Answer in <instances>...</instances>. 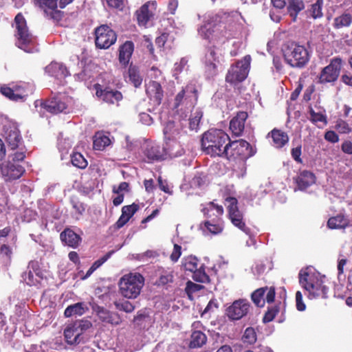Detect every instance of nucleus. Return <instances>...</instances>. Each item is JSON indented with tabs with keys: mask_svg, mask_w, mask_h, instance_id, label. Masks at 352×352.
Here are the masks:
<instances>
[{
	"mask_svg": "<svg viewBox=\"0 0 352 352\" xmlns=\"http://www.w3.org/2000/svg\"><path fill=\"white\" fill-rule=\"evenodd\" d=\"M336 129L340 133H348L351 131V129L349 124L343 120L338 122L336 124Z\"/></svg>",
	"mask_w": 352,
	"mask_h": 352,
	"instance_id": "obj_60",
	"label": "nucleus"
},
{
	"mask_svg": "<svg viewBox=\"0 0 352 352\" xmlns=\"http://www.w3.org/2000/svg\"><path fill=\"white\" fill-rule=\"evenodd\" d=\"M144 284V278L139 273L124 275L119 281L120 292L124 297L136 298L140 294Z\"/></svg>",
	"mask_w": 352,
	"mask_h": 352,
	"instance_id": "obj_5",
	"label": "nucleus"
},
{
	"mask_svg": "<svg viewBox=\"0 0 352 352\" xmlns=\"http://www.w3.org/2000/svg\"><path fill=\"white\" fill-rule=\"evenodd\" d=\"M96 96L104 102L109 104H116L122 99L120 91L114 90H102L96 87Z\"/></svg>",
	"mask_w": 352,
	"mask_h": 352,
	"instance_id": "obj_23",
	"label": "nucleus"
},
{
	"mask_svg": "<svg viewBox=\"0 0 352 352\" xmlns=\"http://www.w3.org/2000/svg\"><path fill=\"white\" fill-rule=\"evenodd\" d=\"M271 135L273 140V145L276 148H282L289 141V137L287 134L280 130H272L271 132Z\"/></svg>",
	"mask_w": 352,
	"mask_h": 352,
	"instance_id": "obj_39",
	"label": "nucleus"
},
{
	"mask_svg": "<svg viewBox=\"0 0 352 352\" xmlns=\"http://www.w3.org/2000/svg\"><path fill=\"white\" fill-rule=\"evenodd\" d=\"M244 335L242 336V340L244 343L252 344L256 341V331H244Z\"/></svg>",
	"mask_w": 352,
	"mask_h": 352,
	"instance_id": "obj_55",
	"label": "nucleus"
},
{
	"mask_svg": "<svg viewBox=\"0 0 352 352\" xmlns=\"http://www.w3.org/2000/svg\"><path fill=\"white\" fill-rule=\"evenodd\" d=\"M229 136L222 130L210 129L204 133L201 139L203 151L211 156L223 157L226 152Z\"/></svg>",
	"mask_w": 352,
	"mask_h": 352,
	"instance_id": "obj_2",
	"label": "nucleus"
},
{
	"mask_svg": "<svg viewBox=\"0 0 352 352\" xmlns=\"http://www.w3.org/2000/svg\"><path fill=\"white\" fill-rule=\"evenodd\" d=\"M276 313H277V310L276 309L272 308V309H269L266 312V314H265V316L263 318V322H268L272 321L274 318Z\"/></svg>",
	"mask_w": 352,
	"mask_h": 352,
	"instance_id": "obj_64",
	"label": "nucleus"
},
{
	"mask_svg": "<svg viewBox=\"0 0 352 352\" xmlns=\"http://www.w3.org/2000/svg\"><path fill=\"white\" fill-rule=\"evenodd\" d=\"M76 330H88L93 327L90 318H84L75 323Z\"/></svg>",
	"mask_w": 352,
	"mask_h": 352,
	"instance_id": "obj_52",
	"label": "nucleus"
},
{
	"mask_svg": "<svg viewBox=\"0 0 352 352\" xmlns=\"http://www.w3.org/2000/svg\"><path fill=\"white\" fill-rule=\"evenodd\" d=\"M43 105L44 109L52 113H58L63 112L67 109V107L66 102L59 96L45 101Z\"/></svg>",
	"mask_w": 352,
	"mask_h": 352,
	"instance_id": "obj_22",
	"label": "nucleus"
},
{
	"mask_svg": "<svg viewBox=\"0 0 352 352\" xmlns=\"http://www.w3.org/2000/svg\"><path fill=\"white\" fill-rule=\"evenodd\" d=\"M58 0H35V4L43 10L49 19H58L60 13L57 10Z\"/></svg>",
	"mask_w": 352,
	"mask_h": 352,
	"instance_id": "obj_17",
	"label": "nucleus"
},
{
	"mask_svg": "<svg viewBox=\"0 0 352 352\" xmlns=\"http://www.w3.org/2000/svg\"><path fill=\"white\" fill-rule=\"evenodd\" d=\"M25 172L24 168L19 163L10 160L0 165V176L6 182H12L19 179Z\"/></svg>",
	"mask_w": 352,
	"mask_h": 352,
	"instance_id": "obj_11",
	"label": "nucleus"
},
{
	"mask_svg": "<svg viewBox=\"0 0 352 352\" xmlns=\"http://www.w3.org/2000/svg\"><path fill=\"white\" fill-rule=\"evenodd\" d=\"M217 53L214 50L210 49L206 54V73L208 78L212 77L217 74Z\"/></svg>",
	"mask_w": 352,
	"mask_h": 352,
	"instance_id": "obj_31",
	"label": "nucleus"
},
{
	"mask_svg": "<svg viewBox=\"0 0 352 352\" xmlns=\"http://www.w3.org/2000/svg\"><path fill=\"white\" fill-rule=\"evenodd\" d=\"M183 266L186 270L193 273L192 278L200 283H206L209 280V276L206 274L204 264H199L197 257L189 256L183 259Z\"/></svg>",
	"mask_w": 352,
	"mask_h": 352,
	"instance_id": "obj_9",
	"label": "nucleus"
},
{
	"mask_svg": "<svg viewBox=\"0 0 352 352\" xmlns=\"http://www.w3.org/2000/svg\"><path fill=\"white\" fill-rule=\"evenodd\" d=\"M299 283L307 292L310 299L316 298H326L329 287L324 276L316 272L312 267L302 269L298 274Z\"/></svg>",
	"mask_w": 352,
	"mask_h": 352,
	"instance_id": "obj_1",
	"label": "nucleus"
},
{
	"mask_svg": "<svg viewBox=\"0 0 352 352\" xmlns=\"http://www.w3.org/2000/svg\"><path fill=\"white\" fill-rule=\"evenodd\" d=\"M342 65V59L336 57L331 59L330 63L324 67L319 76L320 83L333 82L337 80Z\"/></svg>",
	"mask_w": 352,
	"mask_h": 352,
	"instance_id": "obj_12",
	"label": "nucleus"
},
{
	"mask_svg": "<svg viewBox=\"0 0 352 352\" xmlns=\"http://www.w3.org/2000/svg\"><path fill=\"white\" fill-rule=\"evenodd\" d=\"M309 120L314 124L318 122H322L324 125L327 124V117L325 115L320 112H316L311 107L309 108Z\"/></svg>",
	"mask_w": 352,
	"mask_h": 352,
	"instance_id": "obj_51",
	"label": "nucleus"
},
{
	"mask_svg": "<svg viewBox=\"0 0 352 352\" xmlns=\"http://www.w3.org/2000/svg\"><path fill=\"white\" fill-rule=\"evenodd\" d=\"M265 294V288L261 287L256 289L252 294V300L257 307H263L265 299L263 298Z\"/></svg>",
	"mask_w": 352,
	"mask_h": 352,
	"instance_id": "obj_48",
	"label": "nucleus"
},
{
	"mask_svg": "<svg viewBox=\"0 0 352 352\" xmlns=\"http://www.w3.org/2000/svg\"><path fill=\"white\" fill-rule=\"evenodd\" d=\"M98 318L104 322L110 324H118L119 318L116 315L110 314L103 307H98L96 310Z\"/></svg>",
	"mask_w": 352,
	"mask_h": 352,
	"instance_id": "obj_43",
	"label": "nucleus"
},
{
	"mask_svg": "<svg viewBox=\"0 0 352 352\" xmlns=\"http://www.w3.org/2000/svg\"><path fill=\"white\" fill-rule=\"evenodd\" d=\"M129 191V184L127 182H121L118 187L113 188V192L116 194H123V192Z\"/></svg>",
	"mask_w": 352,
	"mask_h": 352,
	"instance_id": "obj_61",
	"label": "nucleus"
},
{
	"mask_svg": "<svg viewBox=\"0 0 352 352\" xmlns=\"http://www.w3.org/2000/svg\"><path fill=\"white\" fill-rule=\"evenodd\" d=\"M283 56L290 66L302 68L305 67L309 60L307 50L295 42H287L282 47Z\"/></svg>",
	"mask_w": 352,
	"mask_h": 352,
	"instance_id": "obj_4",
	"label": "nucleus"
},
{
	"mask_svg": "<svg viewBox=\"0 0 352 352\" xmlns=\"http://www.w3.org/2000/svg\"><path fill=\"white\" fill-rule=\"evenodd\" d=\"M34 85L29 82H20L13 87L3 86L1 93L11 100L15 102H24L27 97L33 94Z\"/></svg>",
	"mask_w": 352,
	"mask_h": 352,
	"instance_id": "obj_6",
	"label": "nucleus"
},
{
	"mask_svg": "<svg viewBox=\"0 0 352 352\" xmlns=\"http://www.w3.org/2000/svg\"><path fill=\"white\" fill-rule=\"evenodd\" d=\"M352 23V16L350 13L344 12L336 16L333 20V26L336 29H341L349 27Z\"/></svg>",
	"mask_w": 352,
	"mask_h": 352,
	"instance_id": "obj_41",
	"label": "nucleus"
},
{
	"mask_svg": "<svg viewBox=\"0 0 352 352\" xmlns=\"http://www.w3.org/2000/svg\"><path fill=\"white\" fill-rule=\"evenodd\" d=\"M164 151V153L168 155L170 157H177L181 156L184 153V148L178 142V140L165 142Z\"/></svg>",
	"mask_w": 352,
	"mask_h": 352,
	"instance_id": "obj_32",
	"label": "nucleus"
},
{
	"mask_svg": "<svg viewBox=\"0 0 352 352\" xmlns=\"http://www.w3.org/2000/svg\"><path fill=\"white\" fill-rule=\"evenodd\" d=\"M204 216L208 219V221H220L223 213L222 206L214 204L213 201L206 204L201 209Z\"/></svg>",
	"mask_w": 352,
	"mask_h": 352,
	"instance_id": "obj_18",
	"label": "nucleus"
},
{
	"mask_svg": "<svg viewBox=\"0 0 352 352\" xmlns=\"http://www.w3.org/2000/svg\"><path fill=\"white\" fill-rule=\"evenodd\" d=\"M173 272L170 270H163L160 274L158 285H165L173 280Z\"/></svg>",
	"mask_w": 352,
	"mask_h": 352,
	"instance_id": "obj_50",
	"label": "nucleus"
},
{
	"mask_svg": "<svg viewBox=\"0 0 352 352\" xmlns=\"http://www.w3.org/2000/svg\"><path fill=\"white\" fill-rule=\"evenodd\" d=\"M226 202L228 205L229 217L233 225L247 234H249L250 230L246 228L243 220V214L238 210L236 199L234 197H228L226 199Z\"/></svg>",
	"mask_w": 352,
	"mask_h": 352,
	"instance_id": "obj_13",
	"label": "nucleus"
},
{
	"mask_svg": "<svg viewBox=\"0 0 352 352\" xmlns=\"http://www.w3.org/2000/svg\"><path fill=\"white\" fill-rule=\"evenodd\" d=\"M71 162L74 166L82 169L86 168L88 164L83 155L77 152L71 155Z\"/></svg>",
	"mask_w": 352,
	"mask_h": 352,
	"instance_id": "obj_47",
	"label": "nucleus"
},
{
	"mask_svg": "<svg viewBox=\"0 0 352 352\" xmlns=\"http://www.w3.org/2000/svg\"><path fill=\"white\" fill-rule=\"evenodd\" d=\"M28 272L23 273L21 277L28 285L33 286L39 283L42 278V272L36 261H30L28 266Z\"/></svg>",
	"mask_w": 352,
	"mask_h": 352,
	"instance_id": "obj_15",
	"label": "nucleus"
},
{
	"mask_svg": "<svg viewBox=\"0 0 352 352\" xmlns=\"http://www.w3.org/2000/svg\"><path fill=\"white\" fill-rule=\"evenodd\" d=\"M118 309L122 310L126 313H131L134 310V306L129 301H122L116 303Z\"/></svg>",
	"mask_w": 352,
	"mask_h": 352,
	"instance_id": "obj_56",
	"label": "nucleus"
},
{
	"mask_svg": "<svg viewBox=\"0 0 352 352\" xmlns=\"http://www.w3.org/2000/svg\"><path fill=\"white\" fill-rule=\"evenodd\" d=\"M250 304L245 299L234 301L226 309L228 317L232 320H238L246 316L250 309Z\"/></svg>",
	"mask_w": 352,
	"mask_h": 352,
	"instance_id": "obj_14",
	"label": "nucleus"
},
{
	"mask_svg": "<svg viewBox=\"0 0 352 352\" xmlns=\"http://www.w3.org/2000/svg\"><path fill=\"white\" fill-rule=\"evenodd\" d=\"M5 138L9 146L12 149L16 148L21 142L20 132L14 126H9L6 129Z\"/></svg>",
	"mask_w": 352,
	"mask_h": 352,
	"instance_id": "obj_25",
	"label": "nucleus"
},
{
	"mask_svg": "<svg viewBox=\"0 0 352 352\" xmlns=\"http://www.w3.org/2000/svg\"><path fill=\"white\" fill-rule=\"evenodd\" d=\"M248 118V113L245 111L239 112L230 123V129L232 133L236 136L241 135L245 126V122Z\"/></svg>",
	"mask_w": 352,
	"mask_h": 352,
	"instance_id": "obj_21",
	"label": "nucleus"
},
{
	"mask_svg": "<svg viewBox=\"0 0 352 352\" xmlns=\"http://www.w3.org/2000/svg\"><path fill=\"white\" fill-rule=\"evenodd\" d=\"M96 45L100 49H107L112 45L117 39L116 32L107 25H102L95 30Z\"/></svg>",
	"mask_w": 352,
	"mask_h": 352,
	"instance_id": "obj_10",
	"label": "nucleus"
},
{
	"mask_svg": "<svg viewBox=\"0 0 352 352\" xmlns=\"http://www.w3.org/2000/svg\"><path fill=\"white\" fill-rule=\"evenodd\" d=\"M139 208V206L135 203L131 205L124 206L122 208V214L116 222L118 228H120L124 226Z\"/></svg>",
	"mask_w": 352,
	"mask_h": 352,
	"instance_id": "obj_29",
	"label": "nucleus"
},
{
	"mask_svg": "<svg viewBox=\"0 0 352 352\" xmlns=\"http://www.w3.org/2000/svg\"><path fill=\"white\" fill-rule=\"evenodd\" d=\"M146 93L155 105H159L161 103L164 91L160 82L155 80L149 82L146 87Z\"/></svg>",
	"mask_w": 352,
	"mask_h": 352,
	"instance_id": "obj_20",
	"label": "nucleus"
},
{
	"mask_svg": "<svg viewBox=\"0 0 352 352\" xmlns=\"http://www.w3.org/2000/svg\"><path fill=\"white\" fill-rule=\"evenodd\" d=\"M89 311L87 305L84 302H79L69 305L64 311L66 318L80 316Z\"/></svg>",
	"mask_w": 352,
	"mask_h": 352,
	"instance_id": "obj_30",
	"label": "nucleus"
},
{
	"mask_svg": "<svg viewBox=\"0 0 352 352\" xmlns=\"http://www.w3.org/2000/svg\"><path fill=\"white\" fill-rule=\"evenodd\" d=\"M188 63V60L186 58H182L180 59L179 63H175L174 65V68L173 70V75L176 78H177V75L182 72V71L186 66Z\"/></svg>",
	"mask_w": 352,
	"mask_h": 352,
	"instance_id": "obj_53",
	"label": "nucleus"
},
{
	"mask_svg": "<svg viewBox=\"0 0 352 352\" xmlns=\"http://www.w3.org/2000/svg\"><path fill=\"white\" fill-rule=\"evenodd\" d=\"M183 134L181 124L169 121L164 128V135L165 142L179 140Z\"/></svg>",
	"mask_w": 352,
	"mask_h": 352,
	"instance_id": "obj_19",
	"label": "nucleus"
},
{
	"mask_svg": "<svg viewBox=\"0 0 352 352\" xmlns=\"http://www.w3.org/2000/svg\"><path fill=\"white\" fill-rule=\"evenodd\" d=\"M65 341L71 345H77L80 343H84L87 340L83 331H63Z\"/></svg>",
	"mask_w": 352,
	"mask_h": 352,
	"instance_id": "obj_38",
	"label": "nucleus"
},
{
	"mask_svg": "<svg viewBox=\"0 0 352 352\" xmlns=\"http://www.w3.org/2000/svg\"><path fill=\"white\" fill-rule=\"evenodd\" d=\"M296 309L300 311H305L306 309V305L302 300V295L299 291L296 293Z\"/></svg>",
	"mask_w": 352,
	"mask_h": 352,
	"instance_id": "obj_57",
	"label": "nucleus"
},
{
	"mask_svg": "<svg viewBox=\"0 0 352 352\" xmlns=\"http://www.w3.org/2000/svg\"><path fill=\"white\" fill-rule=\"evenodd\" d=\"M164 153V148L162 150L160 146L156 144H147L144 149V155L148 162L158 161L163 159Z\"/></svg>",
	"mask_w": 352,
	"mask_h": 352,
	"instance_id": "obj_28",
	"label": "nucleus"
},
{
	"mask_svg": "<svg viewBox=\"0 0 352 352\" xmlns=\"http://www.w3.org/2000/svg\"><path fill=\"white\" fill-rule=\"evenodd\" d=\"M14 22L16 30V46L28 53L37 52L36 38L29 32L26 21L21 13L15 16Z\"/></svg>",
	"mask_w": 352,
	"mask_h": 352,
	"instance_id": "obj_3",
	"label": "nucleus"
},
{
	"mask_svg": "<svg viewBox=\"0 0 352 352\" xmlns=\"http://www.w3.org/2000/svg\"><path fill=\"white\" fill-rule=\"evenodd\" d=\"M182 254V247L177 244L174 245L173 250L170 256V260L175 263L178 261Z\"/></svg>",
	"mask_w": 352,
	"mask_h": 352,
	"instance_id": "obj_58",
	"label": "nucleus"
},
{
	"mask_svg": "<svg viewBox=\"0 0 352 352\" xmlns=\"http://www.w3.org/2000/svg\"><path fill=\"white\" fill-rule=\"evenodd\" d=\"M129 81L131 82L135 87H139L142 82V76L140 75L139 69L135 66H130L128 70Z\"/></svg>",
	"mask_w": 352,
	"mask_h": 352,
	"instance_id": "obj_44",
	"label": "nucleus"
},
{
	"mask_svg": "<svg viewBox=\"0 0 352 352\" xmlns=\"http://www.w3.org/2000/svg\"><path fill=\"white\" fill-rule=\"evenodd\" d=\"M226 150L223 157L230 160L239 159L243 162L245 160L253 155L250 144L243 140L234 141L228 144Z\"/></svg>",
	"mask_w": 352,
	"mask_h": 352,
	"instance_id": "obj_7",
	"label": "nucleus"
},
{
	"mask_svg": "<svg viewBox=\"0 0 352 352\" xmlns=\"http://www.w3.org/2000/svg\"><path fill=\"white\" fill-rule=\"evenodd\" d=\"M156 10L155 1H148L136 11V16L138 24L142 26H147L153 18Z\"/></svg>",
	"mask_w": 352,
	"mask_h": 352,
	"instance_id": "obj_16",
	"label": "nucleus"
},
{
	"mask_svg": "<svg viewBox=\"0 0 352 352\" xmlns=\"http://www.w3.org/2000/svg\"><path fill=\"white\" fill-rule=\"evenodd\" d=\"M217 309L218 303L215 300H211L202 312V316L214 312Z\"/></svg>",
	"mask_w": 352,
	"mask_h": 352,
	"instance_id": "obj_59",
	"label": "nucleus"
},
{
	"mask_svg": "<svg viewBox=\"0 0 352 352\" xmlns=\"http://www.w3.org/2000/svg\"><path fill=\"white\" fill-rule=\"evenodd\" d=\"M301 155V146H298L296 148H293L292 149V156L293 159L298 162L302 163V159L300 158Z\"/></svg>",
	"mask_w": 352,
	"mask_h": 352,
	"instance_id": "obj_63",
	"label": "nucleus"
},
{
	"mask_svg": "<svg viewBox=\"0 0 352 352\" xmlns=\"http://www.w3.org/2000/svg\"><path fill=\"white\" fill-rule=\"evenodd\" d=\"M206 230L213 234H217L223 230V224L221 221H206L205 222Z\"/></svg>",
	"mask_w": 352,
	"mask_h": 352,
	"instance_id": "obj_46",
	"label": "nucleus"
},
{
	"mask_svg": "<svg viewBox=\"0 0 352 352\" xmlns=\"http://www.w3.org/2000/svg\"><path fill=\"white\" fill-rule=\"evenodd\" d=\"M202 116L203 112L201 109H195L192 110L189 118V128L191 130H197Z\"/></svg>",
	"mask_w": 352,
	"mask_h": 352,
	"instance_id": "obj_45",
	"label": "nucleus"
},
{
	"mask_svg": "<svg viewBox=\"0 0 352 352\" xmlns=\"http://www.w3.org/2000/svg\"><path fill=\"white\" fill-rule=\"evenodd\" d=\"M315 175L310 171L304 170L297 177L296 182L300 190L306 189L315 183Z\"/></svg>",
	"mask_w": 352,
	"mask_h": 352,
	"instance_id": "obj_35",
	"label": "nucleus"
},
{
	"mask_svg": "<svg viewBox=\"0 0 352 352\" xmlns=\"http://www.w3.org/2000/svg\"><path fill=\"white\" fill-rule=\"evenodd\" d=\"M287 12L293 21H296L298 13L305 9V3L302 0H286Z\"/></svg>",
	"mask_w": 352,
	"mask_h": 352,
	"instance_id": "obj_36",
	"label": "nucleus"
},
{
	"mask_svg": "<svg viewBox=\"0 0 352 352\" xmlns=\"http://www.w3.org/2000/svg\"><path fill=\"white\" fill-rule=\"evenodd\" d=\"M251 57L245 56L241 61L232 65L228 70L226 76V81L230 83H236L244 80L248 74Z\"/></svg>",
	"mask_w": 352,
	"mask_h": 352,
	"instance_id": "obj_8",
	"label": "nucleus"
},
{
	"mask_svg": "<svg viewBox=\"0 0 352 352\" xmlns=\"http://www.w3.org/2000/svg\"><path fill=\"white\" fill-rule=\"evenodd\" d=\"M45 72L50 76H54L57 79H63L69 75V72L62 63L54 62L51 63L45 67Z\"/></svg>",
	"mask_w": 352,
	"mask_h": 352,
	"instance_id": "obj_27",
	"label": "nucleus"
},
{
	"mask_svg": "<svg viewBox=\"0 0 352 352\" xmlns=\"http://www.w3.org/2000/svg\"><path fill=\"white\" fill-rule=\"evenodd\" d=\"M324 139L330 142L336 143L339 140L338 135L333 131H329L324 134Z\"/></svg>",
	"mask_w": 352,
	"mask_h": 352,
	"instance_id": "obj_62",
	"label": "nucleus"
},
{
	"mask_svg": "<svg viewBox=\"0 0 352 352\" xmlns=\"http://www.w3.org/2000/svg\"><path fill=\"white\" fill-rule=\"evenodd\" d=\"M189 100L191 104H195L197 100V93L195 87L192 85H187L177 94L175 98L176 106H179L183 98Z\"/></svg>",
	"mask_w": 352,
	"mask_h": 352,
	"instance_id": "obj_24",
	"label": "nucleus"
},
{
	"mask_svg": "<svg viewBox=\"0 0 352 352\" xmlns=\"http://www.w3.org/2000/svg\"><path fill=\"white\" fill-rule=\"evenodd\" d=\"M111 144L109 134L103 132H97L94 137V148L96 150L102 151Z\"/></svg>",
	"mask_w": 352,
	"mask_h": 352,
	"instance_id": "obj_37",
	"label": "nucleus"
},
{
	"mask_svg": "<svg viewBox=\"0 0 352 352\" xmlns=\"http://www.w3.org/2000/svg\"><path fill=\"white\" fill-rule=\"evenodd\" d=\"M134 50V45L131 41H126L119 49V60L123 65H126Z\"/></svg>",
	"mask_w": 352,
	"mask_h": 352,
	"instance_id": "obj_33",
	"label": "nucleus"
},
{
	"mask_svg": "<svg viewBox=\"0 0 352 352\" xmlns=\"http://www.w3.org/2000/svg\"><path fill=\"white\" fill-rule=\"evenodd\" d=\"M347 263L348 259L344 256L340 255L338 259L337 266L339 277L344 273Z\"/></svg>",
	"mask_w": 352,
	"mask_h": 352,
	"instance_id": "obj_54",
	"label": "nucleus"
},
{
	"mask_svg": "<svg viewBox=\"0 0 352 352\" xmlns=\"http://www.w3.org/2000/svg\"><path fill=\"white\" fill-rule=\"evenodd\" d=\"M349 219L342 214L331 217L327 222V226L331 229H340L346 227Z\"/></svg>",
	"mask_w": 352,
	"mask_h": 352,
	"instance_id": "obj_40",
	"label": "nucleus"
},
{
	"mask_svg": "<svg viewBox=\"0 0 352 352\" xmlns=\"http://www.w3.org/2000/svg\"><path fill=\"white\" fill-rule=\"evenodd\" d=\"M60 239L66 245L73 248L78 247L81 241L80 236L70 229H66L61 232Z\"/></svg>",
	"mask_w": 352,
	"mask_h": 352,
	"instance_id": "obj_34",
	"label": "nucleus"
},
{
	"mask_svg": "<svg viewBox=\"0 0 352 352\" xmlns=\"http://www.w3.org/2000/svg\"><path fill=\"white\" fill-rule=\"evenodd\" d=\"M323 6V0H317L316 3L311 5L309 12L314 19L321 18L322 16V8Z\"/></svg>",
	"mask_w": 352,
	"mask_h": 352,
	"instance_id": "obj_49",
	"label": "nucleus"
},
{
	"mask_svg": "<svg viewBox=\"0 0 352 352\" xmlns=\"http://www.w3.org/2000/svg\"><path fill=\"white\" fill-rule=\"evenodd\" d=\"M218 26L213 18L210 19L199 28L198 33L205 39H212L215 36L214 33L219 30Z\"/></svg>",
	"mask_w": 352,
	"mask_h": 352,
	"instance_id": "obj_26",
	"label": "nucleus"
},
{
	"mask_svg": "<svg viewBox=\"0 0 352 352\" xmlns=\"http://www.w3.org/2000/svg\"><path fill=\"white\" fill-rule=\"evenodd\" d=\"M206 341L207 337L203 331H192L189 347L192 349L201 347L206 344Z\"/></svg>",
	"mask_w": 352,
	"mask_h": 352,
	"instance_id": "obj_42",
	"label": "nucleus"
}]
</instances>
